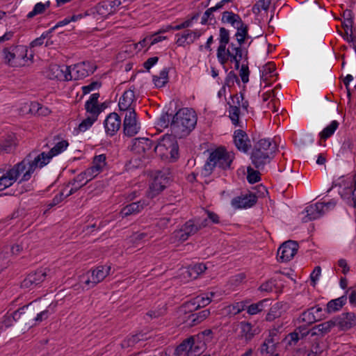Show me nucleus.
<instances>
[{
	"label": "nucleus",
	"mask_w": 356,
	"mask_h": 356,
	"mask_svg": "<svg viewBox=\"0 0 356 356\" xmlns=\"http://www.w3.org/2000/svg\"><path fill=\"white\" fill-rule=\"evenodd\" d=\"M325 312L318 305L309 308L300 316L299 321L311 325L326 318Z\"/></svg>",
	"instance_id": "10"
},
{
	"label": "nucleus",
	"mask_w": 356,
	"mask_h": 356,
	"mask_svg": "<svg viewBox=\"0 0 356 356\" xmlns=\"http://www.w3.org/2000/svg\"><path fill=\"white\" fill-rule=\"evenodd\" d=\"M120 0H106L99 3L98 12L101 15H111L115 13L116 8L120 6Z\"/></svg>",
	"instance_id": "32"
},
{
	"label": "nucleus",
	"mask_w": 356,
	"mask_h": 356,
	"mask_svg": "<svg viewBox=\"0 0 356 356\" xmlns=\"http://www.w3.org/2000/svg\"><path fill=\"white\" fill-rule=\"evenodd\" d=\"M333 319L335 326L343 331L348 330L356 325V316L351 312L343 313Z\"/></svg>",
	"instance_id": "21"
},
{
	"label": "nucleus",
	"mask_w": 356,
	"mask_h": 356,
	"mask_svg": "<svg viewBox=\"0 0 356 356\" xmlns=\"http://www.w3.org/2000/svg\"><path fill=\"white\" fill-rule=\"evenodd\" d=\"M181 309L185 313H193V312L199 309L198 307H197V305L194 302V298L190 300L189 301H187L184 302L181 306Z\"/></svg>",
	"instance_id": "55"
},
{
	"label": "nucleus",
	"mask_w": 356,
	"mask_h": 356,
	"mask_svg": "<svg viewBox=\"0 0 356 356\" xmlns=\"http://www.w3.org/2000/svg\"><path fill=\"white\" fill-rule=\"evenodd\" d=\"M323 352L319 341H314L311 347L310 351L307 353V356H317Z\"/></svg>",
	"instance_id": "64"
},
{
	"label": "nucleus",
	"mask_w": 356,
	"mask_h": 356,
	"mask_svg": "<svg viewBox=\"0 0 356 356\" xmlns=\"http://www.w3.org/2000/svg\"><path fill=\"white\" fill-rule=\"evenodd\" d=\"M47 268H38L30 273L21 282V287L24 289H34L44 281L47 277Z\"/></svg>",
	"instance_id": "11"
},
{
	"label": "nucleus",
	"mask_w": 356,
	"mask_h": 356,
	"mask_svg": "<svg viewBox=\"0 0 356 356\" xmlns=\"http://www.w3.org/2000/svg\"><path fill=\"white\" fill-rule=\"evenodd\" d=\"M171 114H168V113H162L161 115L158 119L156 124L161 128H167L168 126H170V122L172 120Z\"/></svg>",
	"instance_id": "54"
},
{
	"label": "nucleus",
	"mask_w": 356,
	"mask_h": 356,
	"mask_svg": "<svg viewBox=\"0 0 356 356\" xmlns=\"http://www.w3.org/2000/svg\"><path fill=\"white\" fill-rule=\"evenodd\" d=\"M183 353H186L187 356H191L193 353H200V349L195 346L194 337H190L184 339L175 350V355L179 356Z\"/></svg>",
	"instance_id": "22"
},
{
	"label": "nucleus",
	"mask_w": 356,
	"mask_h": 356,
	"mask_svg": "<svg viewBox=\"0 0 356 356\" xmlns=\"http://www.w3.org/2000/svg\"><path fill=\"white\" fill-rule=\"evenodd\" d=\"M110 266H99L91 271V277H82V282L88 286V289L92 288L101 282L110 273Z\"/></svg>",
	"instance_id": "12"
},
{
	"label": "nucleus",
	"mask_w": 356,
	"mask_h": 356,
	"mask_svg": "<svg viewBox=\"0 0 356 356\" xmlns=\"http://www.w3.org/2000/svg\"><path fill=\"white\" fill-rule=\"evenodd\" d=\"M334 327H335V325L333 318L318 325V327L320 328L321 331L322 337L330 332L331 329Z\"/></svg>",
	"instance_id": "56"
},
{
	"label": "nucleus",
	"mask_w": 356,
	"mask_h": 356,
	"mask_svg": "<svg viewBox=\"0 0 356 356\" xmlns=\"http://www.w3.org/2000/svg\"><path fill=\"white\" fill-rule=\"evenodd\" d=\"M282 305L281 302H277L273 305L266 314V320L267 321H273L275 318L280 317L282 316Z\"/></svg>",
	"instance_id": "40"
},
{
	"label": "nucleus",
	"mask_w": 356,
	"mask_h": 356,
	"mask_svg": "<svg viewBox=\"0 0 356 356\" xmlns=\"http://www.w3.org/2000/svg\"><path fill=\"white\" fill-rule=\"evenodd\" d=\"M106 165V156L105 154H99L93 158L92 166L96 171L102 172Z\"/></svg>",
	"instance_id": "46"
},
{
	"label": "nucleus",
	"mask_w": 356,
	"mask_h": 356,
	"mask_svg": "<svg viewBox=\"0 0 356 356\" xmlns=\"http://www.w3.org/2000/svg\"><path fill=\"white\" fill-rule=\"evenodd\" d=\"M68 145L69 143L65 140H63L58 142L48 152H42L37 154L36 151H33L28 154L26 156H30L31 157L30 168L24 173L18 184L29 181L37 168H42L47 165L54 156L64 152Z\"/></svg>",
	"instance_id": "2"
},
{
	"label": "nucleus",
	"mask_w": 356,
	"mask_h": 356,
	"mask_svg": "<svg viewBox=\"0 0 356 356\" xmlns=\"http://www.w3.org/2000/svg\"><path fill=\"white\" fill-rule=\"evenodd\" d=\"M248 50H245V53L244 55V60L239 70V76L241 77V81L243 83H247L249 81V75L250 70L248 67Z\"/></svg>",
	"instance_id": "37"
},
{
	"label": "nucleus",
	"mask_w": 356,
	"mask_h": 356,
	"mask_svg": "<svg viewBox=\"0 0 356 356\" xmlns=\"http://www.w3.org/2000/svg\"><path fill=\"white\" fill-rule=\"evenodd\" d=\"M14 322H17L15 318V312L11 314H6L0 321V330H4L13 325Z\"/></svg>",
	"instance_id": "42"
},
{
	"label": "nucleus",
	"mask_w": 356,
	"mask_h": 356,
	"mask_svg": "<svg viewBox=\"0 0 356 356\" xmlns=\"http://www.w3.org/2000/svg\"><path fill=\"white\" fill-rule=\"evenodd\" d=\"M354 24V18L349 19H343L342 22V27L343 28L345 33L343 35L346 34V31L348 32V35H355V29H356V25L353 26Z\"/></svg>",
	"instance_id": "52"
},
{
	"label": "nucleus",
	"mask_w": 356,
	"mask_h": 356,
	"mask_svg": "<svg viewBox=\"0 0 356 356\" xmlns=\"http://www.w3.org/2000/svg\"><path fill=\"white\" fill-rule=\"evenodd\" d=\"M269 299H264L257 303L252 304L247 307V312L250 315H254L261 312L264 309V304L268 303Z\"/></svg>",
	"instance_id": "43"
},
{
	"label": "nucleus",
	"mask_w": 356,
	"mask_h": 356,
	"mask_svg": "<svg viewBox=\"0 0 356 356\" xmlns=\"http://www.w3.org/2000/svg\"><path fill=\"white\" fill-rule=\"evenodd\" d=\"M219 46L217 49V58L224 60L222 54L225 52L227 44L229 43V32L225 27H220L219 30Z\"/></svg>",
	"instance_id": "31"
},
{
	"label": "nucleus",
	"mask_w": 356,
	"mask_h": 356,
	"mask_svg": "<svg viewBox=\"0 0 356 356\" xmlns=\"http://www.w3.org/2000/svg\"><path fill=\"white\" fill-rule=\"evenodd\" d=\"M197 232L198 228L196 226L195 220L191 219L186 221L180 229L175 230L173 234L179 241L184 242Z\"/></svg>",
	"instance_id": "14"
},
{
	"label": "nucleus",
	"mask_w": 356,
	"mask_h": 356,
	"mask_svg": "<svg viewBox=\"0 0 356 356\" xmlns=\"http://www.w3.org/2000/svg\"><path fill=\"white\" fill-rule=\"evenodd\" d=\"M63 67H65V70L58 65H51L49 68L48 77L50 79H61L62 78L67 81L72 79L70 67L67 66H63Z\"/></svg>",
	"instance_id": "23"
},
{
	"label": "nucleus",
	"mask_w": 356,
	"mask_h": 356,
	"mask_svg": "<svg viewBox=\"0 0 356 356\" xmlns=\"http://www.w3.org/2000/svg\"><path fill=\"white\" fill-rule=\"evenodd\" d=\"M154 145L155 141L147 138H136L132 140L131 150L138 154H150Z\"/></svg>",
	"instance_id": "15"
},
{
	"label": "nucleus",
	"mask_w": 356,
	"mask_h": 356,
	"mask_svg": "<svg viewBox=\"0 0 356 356\" xmlns=\"http://www.w3.org/2000/svg\"><path fill=\"white\" fill-rule=\"evenodd\" d=\"M145 206V200H139L137 202H131L124 207L121 209L120 214L122 218H125L131 215H136L143 210Z\"/></svg>",
	"instance_id": "27"
},
{
	"label": "nucleus",
	"mask_w": 356,
	"mask_h": 356,
	"mask_svg": "<svg viewBox=\"0 0 356 356\" xmlns=\"http://www.w3.org/2000/svg\"><path fill=\"white\" fill-rule=\"evenodd\" d=\"M305 211L307 215L304 218V222L316 220L325 213L323 204H318V202L307 207Z\"/></svg>",
	"instance_id": "28"
},
{
	"label": "nucleus",
	"mask_w": 356,
	"mask_h": 356,
	"mask_svg": "<svg viewBox=\"0 0 356 356\" xmlns=\"http://www.w3.org/2000/svg\"><path fill=\"white\" fill-rule=\"evenodd\" d=\"M87 15H88L87 12H85L83 14L81 13V14H77V15H73L70 17H66L64 19L58 22L56 24V26L60 27V26H65L71 22H76V21L83 18L84 16H87Z\"/></svg>",
	"instance_id": "53"
},
{
	"label": "nucleus",
	"mask_w": 356,
	"mask_h": 356,
	"mask_svg": "<svg viewBox=\"0 0 356 356\" xmlns=\"http://www.w3.org/2000/svg\"><path fill=\"white\" fill-rule=\"evenodd\" d=\"M227 49H229V51H230V54H234V55L238 56V58H243L245 53V51H244L242 48V47L236 46L233 42L230 43L228 48Z\"/></svg>",
	"instance_id": "58"
},
{
	"label": "nucleus",
	"mask_w": 356,
	"mask_h": 356,
	"mask_svg": "<svg viewBox=\"0 0 356 356\" xmlns=\"http://www.w3.org/2000/svg\"><path fill=\"white\" fill-rule=\"evenodd\" d=\"M97 66L92 62L83 61L76 63L72 68L71 74L75 80L82 79L94 73Z\"/></svg>",
	"instance_id": "13"
},
{
	"label": "nucleus",
	"mask_w": 356,
	"mask_h": 356,
	"mask_svg": "<svg viewBox=\"0 0 356 356\" xmlns=\"http://www.w3.org/2000/svg\"><path fill=\"white\" fill-rule=\"evenodd\" d=\"M275 70V65L273 63L269 62L265 64L262 67V70H261V79L264 81L267 82L270 78H272L277 75Z\"/></svg>",
	"instance_id": "34"
},
{
	"label": "nucleus",
	"mask_w": 356,
	"mask_h": 356,
	"mask_svg": "<svg viewBox=\"0 0 356 356\" xmlns=\"http://www.w3.org/2000/svg\"><path fill=\"white\" fill-rule=\"evenodd\" d=\"M286 340H288L287 345L289 346H296L300 339L299 334L297 331L289 333L286 337Z\"/></svg>",
	"instance_id": "62"
},
{
	"label": "nucleus",
	"mask_w": 356,
	"mask_h": 356,
	"mask_svg": "<svg viewBox=\"0 0 356 356\" xmlns=\"http://www.w3.org/2000/svg\"><path fill=\"white\" fill-rule=\"evenodd\" d=\"M86 175V173L85 171L81 172L76 177H75L72 181L69 182L68 184H72L73 186H74L76 183H78L79 185L84 183H86V184L89 181V180H88V177Z\"/></svg>",
	"instance_id": "63"
},
{
	"label": "nucleus",
	"mask_w": 356,
	"mask_h": 356,
	"mask_svg": "<svg viewBox=\"0 0 356 356\" xmlns=\"http://www.w3.org/2000/svg\"><path fill=\"white\" fill-rule=\"evenodd\" d=\"M97 121V119L88 116L86 119H84L79 125L77 130L80 132H84L86 130H88L90 127H92V125L94 124L95 122Z\"/></svg>",
	"instance_id": "51"
},
{
	"label": "nucleus",
	"mask_w": 356,
	"mask_h": 356,
	"mask_svg": "<svg viewBox=\"0 0 356 356\" xmlns=\"http://www.w3.org/2000/svg\"><path fill=\"white\" fill-rule=\"evenodd\" d=\"M197 124V115L192 108H180L172 118L171 132L182 138L190 134Z\"/></svg>",
	"instance_id": "3"
},
{
	"label": "nucleus",
	"mask_w": 356,
	"mask_h": 356,
	"mask_svg": "<svg viewBox=\"0 0 356 356\" xmlns=\"http://www.w3.org/2000/svg\"><path fill=\"white\" fill-rule=\"evenodd\" d=\"M177 138L172 132L171 134L164 135L159 141H155L153 152L161 156L168 155L169 148L177 142Z\"/></svg>",
	"instance_id": "18"
},
{
	"label": "nucleus",
	"mask_w": 356,
	"mask_h": 356,
	"mask_svg": "<svg viewBox=\"0 0 356 356\" xmlns=\"http://www.w3.org/2000/svg\"><path fill=\"white\" fill-rule=\"evenodd\" d=\"M276 286V280H268L266 282H264L260 285L259 287V290L261 291H265V292H271L273 291V289Z\"/></svg>",
	"instance_id": "57"
},
{
	"label": "nucleus",
	"mask_w": 356,
	"mask_h": 356,
	"mask_svg": "<svg viewBox=\"0 0 356 356\" xmlns=\"http://www.w3.org/2000/svg\"><path fill=\"white\" fill-rule=\"evenodd\" d=\"M343 188L339 192L341 197L346 202L348 205H355L354 197L356 195V174L353 175L352 179L343 180L339 184Z\"/></svg>",
	"instance_id": "7"
},
{
	"label": "nucleus",
	"mask_w": 356,
	"mask_h": 356,
	"mask_svg": "<svg viewBox=\"0 0 356 356\" xmlns=\"http://www.w3.org/2000/svg\"><path fill=\"white\" fill-rule=\"evenodd\" d=\"M298 243L295 241L289 240L283 243L277 250V260L287 262L291 260L298 250Z\"/></svg>",
	"instance_id": "8"
},
{
	"label": "nucleus",
	"mask_w": 356,
	"mask_h": 356,
	"mask_svg": "<svg viewBox=\"0 0 356 356\" xmlns=\"http://www.w3.org/2000/svg\"><path fill=\"white\" fill-rule=\"evenodd\" d=\"M241 20L242 19L239 15L234 13L232 11H224L222 14V22L230 24L234 27L238 24Z\"/></svg>",
	"instance_id": "35"
},
{
	"label": "nucleus",
	"mask_w": 356,
	"mask_h": 356,
	"mask_svg": "<svg viewBox=\"0 0 356 356\" xmlns=\"http://www.w3.org/2000/svg\"><path fill=\"white\" fill-rule=\"evenodd\" d=\"M247 180L250 184H255L261 180L259 170H254L251 166L247 168Z\"/></svg>",
	"instance_id": "47"
},
{
	"label": "nucleus",
	"mask_w": 356,
	"mask_h": 356,
	"mask_svg": "<svg viewBox=\"0 0 356 356\" xmlns=\"http://www.w3.org/2000/svg\"><path fill=\"white\" fill-rule=\"evenodd\" d=\"M233 140L236 149L243 153H248L252 147L251 141L248 134L242 129L234 131Z\"/></svg>",
	"instance_id": "17"
},
{
	"label": "nucleus",
	"mask_w": 356,
	"mask_h": 356,
	"mask_svg": "<svg viewBox=\"0 0 356 356\" xmlns=\"http://www.w3.org/2000/svg\"><path fill=\"white\" fill-rule=\"evenodd\" d=\"M277 346L274 344H268V343H262L261 346V353L262 355L264 354H269L270 355H273L276 354L275 350L277 349Z\"/></svg>",
	"instance_id": "61"
},
{
	"label": "nucleus",
	"mask_w": 356,
	"mask_h": 356,
	"mask_svg": "<svg viewBox=\"0 0 356 356\" xmlns=\"http://www.w3.org/2000/svg\"><path fill=\"white\" fill-rule=\"evenodd\" d=\"M210 314V310L208 309L197 313L190 314L185 320V323L190 327L195 326L204 321Z\"/></svg>",
	"instance_id": "33"
},
{
	"label": "nucleus",
	"mask_w": 356,
	"mask_h": 356,
	"mask_svg": "<svg viewBox=\"0 0 356 356\" xmlns=\"http://www.w3.org/2000/svg\"><path fill=\"white\" fill-rule=\"evenodd\" d=\"M234 83H236L238 85L241 84V81L237 74L234 72V71L231 70L227 73L225 79L223 86L230 88L234 86Z\"/></svg>",
	"instance_id": "45"
},
{
	"label": "nucleus",
	"mask_w": 356,
	"mask_h": 356,
	"mask_svg": "<svg viewBox=\"0 0 356 356\" xmlns=\"http://www.w3.org/2000/svg\"><path fill=\"white\" fill-rule=\"evenodd\" d=\"M3 58L6 65L19 67L32 63L33 54L28 56V47L24 45H11L3 49Z\"/></svg>",
	"instance_id": "5"
},
{
	"label": "nucleus",
	"mask_w": 356,
	"mask_h": 356,
	"mask_svg": "<svg viewBox=\"0 0 356 356\" xmlns=\"http://www.w3.org/2000/svg\"><path fill=\"white\" fill-rule=\"evenodd\" d=\"M99 93H93L90 97V99L86 101L85 104V109L87 113H89L92 118L97 120L100 114V110L98 108V99Z\"/></svg>",
	"instance_id": "29"
},
{
	"label": "nucleus",
	"mask_w": 356,
	"mask_h": 356,
	"mask_svg": "<svg viewBox=\"0 0 356 356\" xmlns=\"http://www.w3.org/2000/svg\"><path fill=\"white\" fill-rule=\"evenodd\" d=\"M44 5L43 3L39 2L37 3L34 7L32 11L29 12L26 16L28 19L33 18L37 15L42 14L44 12Z\"/></svg>",
	"instance_id": "60"
},
{
	"label": "nucleus",
	"mask_w": 356,
	"mask_h": 356,
	"mask_svg": "<svg viewBox=\"0 0 356 356\" xmlns=\"http://www.w3.org/2000/svg\"><path fill=\"white\" fill-rule=\"evenodd\" d=\"M214 292H209L203 293L194 298V302L197 305L199 309L204 307L211 303L212 298L214 296Z\"/></svg>",
	"instance_id": "36"
},
{
	"label": "nucleus",
	"mask_w": 356,
	"mask_h": 356,
	"mask_svg": "<svg viewBox=\"0 0 356 356\" xmlns=\"http://www.w3.org/2000/svg\"><path fill=\"white\" fill-rule=\"evenodd\" d=\"M275 145H273L270 139L263 138L254 143L250 154L252 165L258 170H262L273 159Z\"/></svg>",
	"instance_id": "4"
},
{
	"label": "nucleus",
	"mask_w": 356,
	"mask_h": 356,
	"mask_svg": "<svg viewBox=\"0 0 356 356\" xmlns=\"http://www.w3.org/2000/svg\"><path fill=\"white\" fill-rule=\"evenodd\" d=\"M339 123L337 120L332 121L331 123L325 127L319 134L321 139L326 140L331 137L339 127Z\"/></svg>",
	"instance_id": "39"
},
{
	"label": "nucleus",
	"mask_w": 356,
	"mask_h": 356,
	"mask_svg": "<svg viewBox=\"0 0 356 356\" xmlns=\"http://www.w3.org/2000/svg\"><path fill=\"white\" fill-rule=\"evenodd\" d=\"M246 307L243 302H235L227 307V313L230 315H236L245 310Z\"/></svg>",
	"instance_id": "48"
},
{
	"label": "nucleus",
	"mask_w": 356,
	"mask_h": 356,
	"mask_svg": "<svg viewBox=\"0 0 356 356\" xmlns=\"http://www.w3.org/2000/svg\"><path fill=\"white\" fill-rule=\"evenodd\" d=\"M207 270V266L203 263L195 264L188 268L187 273L191 279H196L200 274Z\"/></svg>",
	"instance_id": "38"
},
{
	"label": "nucleus",
	"mask_w": 356,
	"mask_h": 356,
	"mask_svg": "<svg viewBox=\"0 0 356 356\" xmlns=\"http://www.w3.org/2000/svg\"><path fill=\"white\" fill-rule=\"evenodd\" d=\"M222 56L224 57V60H220L219 58H218V62L223 66V68L225 70V72H227V68L225 67V64L228 60H229L231 63H235L238 60H241L243 59V58H238V56L234 55V54H230V51H229V49H225V52L222 54Z\"/></svg>",
	"instance_id": "41"
},
{
	"label": "nucleus",
	"mask_w": 356,
	"mask_h": 356,
	"mask_svg": "<svg viewBox=\"0 0 356 356\" xmlns=\"http://www.w3.org/2000/svg\"><path fill=\"white\" fill-rule=\"evenodd\" d=\"M32 305V302L24 305L22 307H19L18 309L15 311V318L17 321L20 325H25L29 327H31L35 324L31 323V321H33V315L34 313L31 309H29L30 306Z\"/></svg>",
	"instance_id": "20"
},
{
	"label": "nucleus",
	"mask_w": 356,
	"mask_h": 356,
	"mask_svg": "<svg viewBox=\"0 0 356 356\" xmlns=\"http://www.w3.org/2000/svg\"><path fill=\"white\" fill-rule=\"evenodd\" d=\"M234 28L236 29V30H237L236 33L234 35V36L236 38H238L239 36L249 38L248 26L247 24H245L243 22V20H241V22L240 23H238V24L234 26Z\"/></svg>",
	"instance_id": "50"
},
{
	"label": "nucleus",
	"mask_w": 356,
	"mask_h": 356,
	"mask_svg": "<svg viewBox=\"0 0 356 356\" xmlns=\"http://www.w3.org/2000/svg\"><path fill=\"white\" fill-rule=\"evenodd\" d=\"M234 153L227 152L224 147H219L210 152L204 166L201 170V176L208 177L214 173L216 170L225 172L232 170V162L234 159Z\"/></svg>",
	"instance_id": "1"
},
{
	"label": "nucleus",
	"mask_w": 356,
	"mask_h": 356,
	"mask_svg": "<svg viewBox=\"0 0 356 356\" xmlns=\"http://www.w3.org/2000/svg\"><path fill=\"white\" fill-rule=\"evenodd\" d=\"M346 295L347 293H346L345 295L338 298L331 300L327 303L326 308L324 309L327 317L328 314L339 311L346 304Z\"/></svg>",
	"instance_id": "30"
},
{
	"label": "nucleus",
	"mask_w": 356,
	"mask_h": 356,
	"mask_svg": "<svg viewBox=\"0 0 356 356\" xmlns=\"http://www.w3.org/2000/svg\"><path fill=\"white\" fill-rule=\"evenodd\" d=\"M135 99V94L133 90H127L124 91L122 97L119 99L118 106L120 111H125L126 113L131 110H135L132 107V104Z\"/></svg>",
	"instance_id": "25"
},
{
	"label": "nucleus",
	"mask_w": 356,
	"mask_h": 356,
	"mask_svg": "<svg viewBox=\"0 0 356 356\" xmlns=\"http://www.w3.org/2000/svg\"><path fill=\"white\" fill-rule=\"evenodd\" d=\"M240 335L241 339H245V342H248L252 338L259 333L258 327L253 326L250 323L246 321H241L240 323Z\"/></svg>",
	"instance_id": "26"
},
{
	"label": "nucleus",
	"mask_w": 356,
	"mask_h": 356,
	"mask_svg": "<svg viewBox=\"0 0 356 356\" xmlns=\"http://www.w3.org/2000/svg\"><path fill=\"white\" fill-rule=\"evenodd\" d=\"M140 129V124L137 122V114L135 110H131L125 113L123 122V132L128 137L136 135Z\"/></svg>",
	"instance_id": "9"
},
{
	"label": "nucleus",
	"mask_w": 356,
	"mask_h": 356,
	"mask_svg": "<svg viewBox=\"0 0 356 356\" xmlns=\"http://www.w3.org/2000/svg\"><path fill=\"white\" fill-rule=\"evenodd\" d=\"M229 104V117L235 126L239 124V116L241 113L240 108L236 106H231V102H228Z\"/></svg>",
	"instance_id": "44"
},
{
	"label": "nucleus",
	"mask_w": 356,
	"mask_h": 356,
	"mask_svg": "<svg viewBox=\"0 0 356 356\" xmlns=\"http://www.w3.org/2000/svg\"><path fill=\"white\" fill-rule=\"evenodd\" d=\"M257 196L251 192L235 197L232 200L231 204L235 209H246L253 207L257 202Z\"/></svg>",
	"instance_id": "19"
},
{
	"label": "nucleus",
	"mask_w": 356,
	"mask_h": 356,
	"mask_svg": "<svg viewBox=\"0 0 356 356\" xmlns=\"http://www.w3.org/2000/svg\"><path fill=\"white\" fill-rule=\"evenodd\" d=\"M263 343L278 345L280 343V335L277 329L270 330L268 337Z\"/></svg>",
	"instance_id": "49"
},
{
	"label": "nucleus",
	"mask_w": 356,
	"mask_h": 356,
	"mask_svg": "<svg viewBox=\"0 0 356 356\" xmlns=\"http://www.w3.org/2000/svg\"><path fill=\"white\" fill-rule=\"evenodd\" d=\"M139 341H140V338L139 337V334H136L132 335L131 337H128L127 339H125L122 343V346L123 348L133 346L136 343H137Z\"/></svg>",
	"instance_id": "59"
},
{
	"label": "nucleus",
	"mask_w": 356,
	"mask_h": 356,
	"mask_svg": "<svg viewBox=\"0 0 356 356\" xmlns=\"http://www.w3.org/2000/svg\"><path fill=\"white\" fill-rule=\"evenodd\" d=\"M30 156L26 157L18 163L8 170L5 174L0 177V191L11 186L17 181L19 176L26 169L30 168Z\"/></svg>",
	"instance_id": "6"
},
{
	"label": "nucleus",
	"mask_w": 356,
	"mask_h": 356,
	"mask_svg": "<svg viewBox=\"0 0 356 356\" xmlns=\"http://www.w3.org/2000/svg\"><path fill=\"white\" fill-rule=\"evenodd\" d=\"M104 124L106 134L111 136H114L120 128L121 118L118 113H111L106 118Z\"/></svg>",
	"instance_id": "24"
},
{
	"label": "nucleus",
	"mask_w": 356,
	"mask_h": 356,
	"mask_svg": "<svg viewBox=\"0 0 356 356\" xmlns=\"http://www.w3.org/2000/svg\"><path fill=\"white\" fill-rule=\"evenodd\" d=\"M169 173L166 171H158L154 176L150 189L153 195H158L163 191L170 182Z\"/></svg>",
	"instance_id": "16"
}]
</instances>
